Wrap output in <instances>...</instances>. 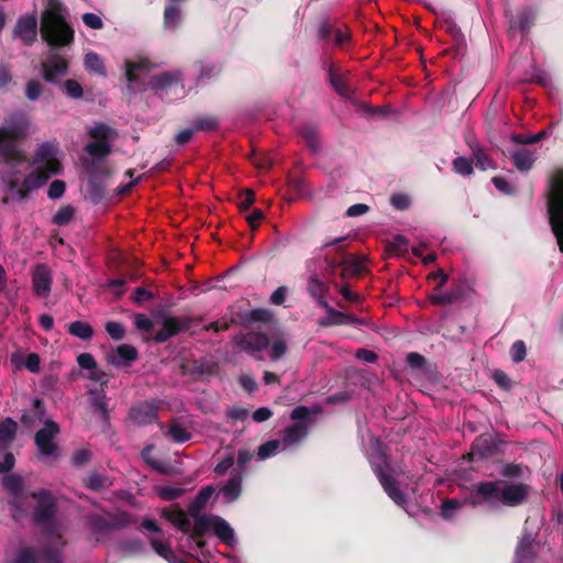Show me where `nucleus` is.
<instances>
[{"label":"nucleus","mask_w":563,"mask_h":563,"mask_svg":"<svg viewBox=\"0 0 563 563\" xmlns=\"http://www.w3.org/2000/svg\"><path fill=\"white\" fill-rule=\"evenodd\" d=\"M324 309L327 310V317L320 321V325H350L351 314L335 310L329 305Z\"/></svg>","instance_id":"nucleus-32"},{"label":"nucleus","mask_w":563,"mask_h":563,"mask_svg":"<svg viewBox=\"0 0 563 563\" xmlns=\"http://www.w3.org/2000/svg\"><path fill=\"white\" fill-rule=\"evenodd\" d=\"M60 86L69 98L80 99L84 96V89L81 85L75 79H67L60 84Z\"/></svg>","instance_id":"nucleus-50"},{"label":"nucleus","mask_w":563,"mask_h":563,"mask_svg":"<svg viewBox=\"0 0 563 563\" xmlns=\"http://www.w3.org/2000/svg\"><path fill=\"white\" fill-rule=\"evenodd\" d=\"M220 74L221 68L216 64L202 65L197 80L202 81L205 79H216L219 77Z\"/></svg>","instance_id":"nucleus-57"},{"label":"nucleus","mask_w":563,"mask_h":563,"mask_svg":"<svg viewBox=\"0 0 563 563\" xmlns=\"http://www.w3.org/2000/svg\"><path fill=\"white\" fill-rule=\"evenodd\" d=\"M92 457V453L88 449H77L70 456V464L75 467H82L87 465Z\"/></svg>","instance_id":"nucleus-49"},{"label":"nucleus","mask_w":563,"mask_h":563,"mask_svg":"<svg viewBox=\"0 0 563 563\" xmlns=\"http://www.w3.org/2000/svg\"><path fill=\"white\" fill-rule=\"evenodd\" d=\"M233 342L241 352L252 355L264 351L269 345V339L265 333L253 331L236 335Z\"/></svg>","instance_id":"nucleus-13"},{"label":"nucleus","mask_w":563,"mask_h":563,"mask_svg":"<svg viewBox=\"0 0 563 563\" xmlns=\"http://www.w3.org/2000/svg\"><path fill=\"white\" fill-rule=\"evenodd\" d=\"M44 563L41 552L37 553L33 547H22L18 550L13 563Z\"/></svg>","instance_id":"nucleus-38"},{"label":"nucleus","mask_w":563,"mask_h":563,"mask_svg":"<svg viewBox=\"0 0 563 563\" xmlns=\"http://www.w3.org/2000/svg\"><path fill=\"white\" fill-rule=\"evenodd\" d=\"M65 190H66L65 181L56 179L51 183L48 190H47V196L49 199L56 200V199H59L60 197H63V195L65 194Z\"/></svg>","instance_id":"nucleus-62"},{"label":"nucleus","mask_w":563,"mask_h":563,"mask_svg":"<svg viewBox=\"0 0 563 563\" xmlns=\"http://www.w3.org/2000/svg\"><path fill=\"white\" fill-rule=\"evenodd\" d=\"M111 132V128L104 123H97L90 131L89 136L99 141H106Z\"/></svg>","instance_id":"nucleus-63"},{"label":"nucleus","mask_w":563,"mask_h":563,"mask_svg":"<svg viewBox=\"0 0 563 563\" xmlns=\"http://www.w3.org/2000/svg\"><path fill=\"white\" fill-rule=\"evenodd\" d=\"M214 492L216 489L212 485L202 487L194 500L189 504L187 509L188 516H196L197 514H200L201 510L207 506Z\"/></svg>","instance_id":"nucleus-26"},{"label":"nucleus","mask_w":563,"mask_h":563,"mask_svg":"<svg viewBox=\"0 0 563 563\" xmlns=\"http://www.w3.org/2000/svg\"><path fill=\"white\" fill-rule=\"evenodd\" d=\"M496 451V443L492 438H478L472 445L468 456L473 460L476 455L479 459H486L494 455Z\"/></svg>","instance_id":"nucleus-27"},{"label":"nucleus","mask_w":563,"mask_h":563,"mask_svg":"<svg viewBox=\"0 0 563 563\" xmlns=\"http://www.w3.org/2000/svg\"><path fill=\"white\" fill-rule=\"evenodd\" d=\"M162 517L169 521L174 527L180 530L183 533H189L191 522L187 518L185 511L178 506L167 507L162 510Z\"/></svg>","instance_id":"nucleus-21"},{"label":"nucleus","mask_w":563,"mask_h":563,"mask_svg":"<svg viewBox=\"0 0 563 563\" xmlns=\"http://www.w3.org/2000/svg\"><path fill=\"white\" fill-rule=\"evenodd\" d=\"M152 549L162 558L165 560L167 558H174V551L172 550L170 545L166 542H163L158 539L152 538L150 540Z\"/></svg>","instance_id":"nucleus-55"},{"label":"nucleus","mask_w":563,"mask_h":563,"mask_svg":"<svg viewBox=\"0 0 563 563\" xmlns=\"http://www.w3.org/2000/svg\"><path fill=\"white\" fill-rule=\"evenodd\" d=\"M92 408L99 412L101 419L104 422H109L110 416L107 407L106 395L104 393L96 394V396L91 399Z\"/></svg>","instance_id":"nucleus-48"},{"label":"nucleus","mask_w":563,"mask_h":563,"mask_svg":"<svg viewBox=\"0 0 563 563\" xmlns=\"http://www.w3.org/2000/svg\"><path fill=\"white\" fill-rule=\"evenodd\" d=\"M213 533L225 544L232 545L234 542V531L229 522L220 516H217V520L213 526Z\"/></svg>","instance_id":"nucleus-31"},{"label":"nucleus","mask_w":563,"mask_h":563,"mask_svg":"<svg viewBox=\"0 0 563 563\" xmlns=\"http://www.w3.org/2000/svg\"><path fill=\"white\" fill-rule=\"evenodd\" d=\"M85 151L95 159L103 161L111 153V145L106 141L88 143Z\"/></svg>","instance_id":"nucleus-37"},{"label":"nucleus","mask_w":563,"mask_h":563,"mask_svg":"<svg viewBox=\"0 0 563 563\" xmlns=\"http://www.w3.org/2000/svg\"><path fill=\"white\" fill-rule=\"evenodd\" d=\"M130 419L137 426L151 424L157 420V407L148 401H144L130 409Z\"/></svg>","instance_id":"nucleus-19"},{"label":"nucleus","mask_w":563,"mask_h":563,"mask_svg":"<svg viewBox=\"0 0 563 563\" xmlns=\"http://www.w3.org/2000/svg\"><path fill=\"white\" fill-rule=\"evenodd\" d=\"M27 496L36 500L32 514L33 523L41 528V532L45 538L51 539L41 548L44 563H63V549L66 542L58 530L56 521L58 511L56 498L46 488L31 492Z\"/></svg>","instance_id":"nucleus-1"},{"label":"nucleus","mask_w":563,"mask_h":563,"mask_svg":"<svg viewBox=\"0 0 563 563\" xmlns=\"http://www.w3.org/2000/svg\"><path fill=\"white\" fill-rule=\"evenodd\" d=\"M527 355V347L522 340H517L510 347L511 360L516 363L522 362Z\"/></svg>","instance_id":"nucleus-58"},{"label":"nucleus","mask_w":563,"mask_h":563,"mask_svg":"<svg viewBox=\"0 0 563 563\" xmlns=\"http://www.w3.org/2000/svg\"><path fill=\"white\" fill-rule=\"evenodd\" d=\"M335 27L331 24L329 19H324L320 22L318 27V37L322 41L330 42L332 34H334Z\"/></svg>","instance_id":"nucleus-61"},{"label":"nucleus","mask_w":563,"mask_h":563,"mask_svg":"<svg viewBox=\"0 0 563 563\" xmlns=\"http://www.w3.org/2000/svg\"><path fill=\"white\" fill-rule=\"evenodd\" d=\"M27 128L29 122L24 118L0 126V163L15 167L25 161L21 142L26 137Z\"/></svg>","instance_id":"nucleus-5"},{"label":"nucleus","mask_w":563,"mask_h":563,"mask_svg":"<svg viewBox=\"0 0 563 563\" xmlns=\"http://www.w3.org/2000/svg\"><path fill=\"white\" fill-rule=\"evenodd\" d=\"M75 209L71 206H64L54 214L52 222L56 225H67L74 218Z\"/></svg>","instance_id":"nucleus-47"},{"label":"nucleus","mask_w":563,"mask_h":563,"mask_svg":"<svg viewBox=\"0 0 563 563\" xmlns=\"http://www.w3.org/2000/svg\"><path fill=\"white\" fill-rule=\"evenodd\" d=\"M452 169L461 176H470L474 172L473 162L464 156H457L452 162Z\"/></svg>","instance_id":"nucleus-45"},{"label":"nucleus","mask_w":563,"mask_h":563,"mask_svg":"<svg viewBox=\"0 0 563 563\" xmlns=\"http://www.w3.org/2000/svg\"><path fill=\"white\" fill-rule=\"evenodd\" d=\"M69 334L81 339V340H90L93 335L92 327L84 321H74L68 325Z\"/></svg>","instance_id":"nucleus-40"},{"label":"nucleus","mask_w":563,"mask_h":563,"mask_svg":"<svg viewBox=\"0 0 563 563\" xmlns=\"http://www.w3.org/2000/svg\"><path fill=\"white\" fill-rule=\"evenodd\" d=\"M84 64L88 71H93L101 76L107 75L103 60L97 53H93V52L87 53L85 56Z\"/></svg>","instance_id":"nucleus-41"},{"label":"nucleus","mask_w":563,"mask_h":563,"mask_svg":"<svg viewBox=\"0 0 563 563\" xmlns=\"http://www.w3.org/2000/svg\"><path fill=\"white\" fill-rule=\"evenodd\" d=\"M511 158L514 165L520 172H528L534 163L533 154L526 148H520L514 152Z\"/></svg>","instance_id":"nucleus-35"},{"label":"nucleus","mask_w":563,"mask_h":563,"mask_svg":"<svg viewBox=\"0 0 563 563\" xmlns=\"http://www.w3.org/2000/svg\"><path fill=\"white\" fill-rule=\"evenodd\" d=\"M505 14L508 19L509 32H520L526 35L533 25V14L529 5L512 10L509 3L505 5Z\"/></svg>","instance_id":"nucleus-11"},{"label":"nucleus","mask_w":563,"mask_h":563,"mask_svg":"<svg viewBox=\"0 0 563 563\" xmlns=\"http://www.w3.org/2000/svg\"><path fill=\"white\" fill-rule=\"evenodd\" d=\"M371 467L379 484L388 497L398 506H405L408 501L406 494L398 487L393 476L390 459L386 453V446L379 439H374L372 453L368 457Z\"/></svg>","instance_id":"nucleus-4"},{"label":"nucleus","mask_w":563,"mask_h":563,"mask_svg":"<svg viewBox=\"0 0 563 563\" xmlns=\"http://www.w3.org/2000/svg\"><path fill=\"white\" fill-rule=\"evenodd\" d=\"M18 422L10 417L0 420V454L7 451L15 441Z\"/></svg>","instance_id":"nucleus-22"},{"label":"nucleus","mask_w":563,"mask_h":563,"mask_svg":"<svg viewBox=\"0 0 563 563\" xmlns=\"http://www.w3.org/2000/svg\"><path fill=\"white\" fill-rule=\"evenodd\" d=\"M40 32L52 49L69 46L75 37L74 29L56 9L42 13Z\"/></svg>","instance_id":"nucleus-6"},{"label":"nucleus","mask_w":563,"mask_h":563,"mask_svg":"<svg viewBox=\"0 0 563 563\" xmlns=\"http://www.w3.org/2000/svg\"><path fill=\"white\" fill-rule=\"evenodd\" d=\"M181 80V71L179 70L163 71L150 78L147 81V88L155 95L164 98V93H166L174 86L180 85L181 88H184Z\"/></svg>","instance_id":"nucleus-14"},{"label":"nucleus","mask_w":563,"mask_h":563,"mask_svg":"<svg viewBox=\"0 0 563 563\" xmlns=\"http://www.w3.org/2000/svg\"><path fill=\"white\" fill-rule=\"evenodd\" d=\"M272 313L267 309L256 308L247 313V321L250 322H268L272 319Z\"/></svg>","instance_id":"nucleus-59"},{"label":"nucleus","mask_w":563,"mask_h":563,"mask_svg":"<svg viewBox=\"0 0 563 563\" xmlns=\"http://www.w3.org/2000/svg\"><path fill=\"white\" fill-rule=\"evenodd\" d=\"M336 265L342 266V278L360 276L363 272V261L355 255H351L349 258H343L339 261Z\"/></svg>","instance_id":"nucleus-30"},{"label":"nucleus","mask_w":563,"mask_h":563,"mask_svg":"<svg viewBox=\"0 0 563 563\" xmlns=\"http://www.w3.org/2000/svg\"><path fill=\"white\" fill-rule=\"evenodd\" d=\"M279 445H280L279 440H269V441L263 443L262 445H260L258 451H257L258 459L266 460V459L271 457L272 455H274L276 453Z\"/></svg>","instance_id":"nucleus-53"},{"label":"nucleus","mask_w":563,"mask_h":563,"mask_svg":"<svg viewBox=\"0 0 563 563\" xmlns=\"http://www.w3.org/2000/svg\"><path fill=\"white\" fill-rule=\"evenodd\" d=\"M473 156L476 161V166L482 170H487L489 168H494V164L492 158L486 154V152L478 145H473L468 143Z\"/></svg>","instance_id":"nucleus-44"},{"label":"nucleus","mask_w":563,"mask_h":563,"mask_svg":"<svg viewBox=\"0 0 563 563\" xmlns=\"http://www.w3.org/2000/svg\"><path fill=\"white\" fill-rule=\"evenodd\" d=\"M219 365L217 362L208 358L195 360L188 368L184 367V373L195 377L212 376L217 374Z\"/></svg>","instance_id":"nucleus-24"},{"label":"nucleus","mask_w":563,"mask_h":563,"mask_svg":"<svg viewBox=\"0 0 563 563\" xmlns=\"http://www.w3.org/2000/svg\"><path fill=\"white\" fill-rule=\"evenodd\" d=\"M2 486L5 492L13 496L11 508L14 512L22 515L24 512L21 499L23 498V478L19 474H9L2 478Z\"/></svg>","instance_id":"nucleus-15"},{"label":"nucleus","mask_w":563,"mask_h":563,"mask_svg":"<svg viewBox=\"0 0 563 563\" xmlns=\"http://www.w3.org/2000/svg\"><path fill=\"white\" fill-rule=\"evenodd\" d=\"M153 449V445H146L142 452H141V456L142 459L145 461L146 464H148L153 470L157 471L158 473L161 474H167V471L165 470V467L159 463L157 462L156 460L152 459L150 456V452L152 451Z\"/></svg>","instance_id":"nucleus-60"},{"label":"nucleus","mask_w":563,"mask_h":563,"mask_svg":"<svg viewBox=\"0 0 563 563\" xmlns=\"http://www.w3.org/2000/svg\"><path fill=\"white\" fill-rule=\"evenodd\" d=\"M194 518V526L190 528V539L201 538L207 532L213 530L214 522L217 520V515L212 514H197L196 516H190Z\"/></svg>","instance_id":"nucleus-23"},{"label":"nucleus","mask_w":563,"mask_h":563,"mask_svg":"<svg viewBox=\"0 0 563 563\" xmlns=\"http://www.w3.org/2000/svg\"><path fill=\"white\" fill-rule=\"evenodd\" d=\"M459 298L457 294L452 291L446 292H438L430 295L429 299L433 305L437 306H448L456 301Z\"/></svg>","instance_id":"nucleus-51"},{"label":"nucleus","mask_w":563,"mask_h":563,"mask_svg":"<svg viewBox=\"0 0 563 563\" xmlns=\"http://www.w3.org/2000/svg\"><path fill=\"white\" fill-rule=\"evenodd\" d=\"M307 435V423H294L284 429L282 439L284 444L291 445L300 442Z\"/></svg>","instance_id":"nucleus-29"},{"label":"nucleus","mask_w":563,"mask_h":563,"mask_svg":"<svg viewBox=\"0 0 563 563\" xmlns=\"http://www.w3.org/2000/svg\"><path fill=\"white\" fill-rule=\"evenodd\" d=\"M40 69L45 82L60 85L59 77L68 74L69 62L63 55L52 49L47 54L46 60L41 63Z\"/></svg>","instance_id":"nucleus-9"},{"label":"nucleus","mask_w":563,"mask_h":563,"mask_svg":"<svg viewBox=\"0 0 563 563\" xmlns=\"http://www.w3.org/2000/svg\"><path fill=\"white\" fill-rule=\"evenodd\" d=\"M329 80L335 92L341 97H349L350 89L342 77L335 74L333 67L329 69Z\"/></svg>","instance_id":"nucleus-46"},{"label":"nucleus","mask_w":563,"mask_h":563,"mask_svg":"<svg viewBox=\"0 0 563 563\" xmlns=\"http://www.w3.org/2000/svg\"><path fill=\"white\" fill-rule=\"evenodd\" d=\"M167 434L176 443H185L191 439V433L187 431L177 420H174L170 423Z\"/></svg>","instance_id":"nucleus-43"},{"label":"nucleus","mask_w":563,"mask_h":563,"mask_svg":"<svg viewBox=\"0 0 563 563\" xmlns=\"http://www.w3.org/2000/svg\"><path fill=\"white\" fill-rule=\"evenodd\" d=\"M84 485L86 488L90 490L102 492L107 489L111 485V483L109 482V478L107 476L101 475L98 472H90L84 478Z\"/></svg>","instance_id":"nucleus-36"},{"label":"nucleus","mask_w":563,"mask_h":563,"mask_svg":"<svg viewBox=\"0 0 563 563\" xmlns=\"http://www.w3.org/2000/svg\"><path fill=\"white\" fill-rule=\"evenodd\" d=\"M222 493L230 501L236 500L242 493V478L240 476L230 478L223 486Z\"/></svg>","instance_id":"nucleus-42"},{"label":"nucleus","mask_w":563,"mask_h":563,"mask_svg":"<svg viewBox=\"0 0 563 563\" xmlns=\"http://www.w3.org/2000/svg\"><path fill=\"white\" fill-rule=\"evenodd\" d=\"M329 291V286L322 282L317 275H313L308 280V292L317 300L318 305L322 308H328L325 295Z\"/></svg>","instance_id":"nucleus-25"},{"label":"nucleus","mask_w":563,"mask_h":563,"mask_svg":"<svg viewBox=\"0 0 563 563\" xmlns=\"http://www.w3.org/2000/svg\"><path fill=\"white\" fill-rule=\"evenodd\" d=\"M299 133L305 144L311 150V152L317 153L320 150V136L317 126L303 125Z\"/></svg>","instance_id":"nucleus-34"},{"label":"nucleus","mask_w":563,"mask_h":563,"mask_svg":"<svg viewBox=\"0 0 563 563\" xmlns=\"http://www.w3.org/2000/svg\"><path fill=\"white\" fill-rule=\"evenodd\" d=\"M60 433L57 422L52 419L44 420L43 427L35 433L34 443L43 456H54L57 454L58 445L54 441Z\"/></svg>","instance_id":"nucleus-10"},{"label":"nucleus","mask_w":563,"mask_h":563,"mask_svg":"<svg viewBox=\"0 0 563 563\" xmlns=\"http://www.w3.org/2000/svg\"><path fill=\"white\" fill-rule=\"evenodd\" d=\"M51 89L46 88L45 85L38 79H30L26 81L24 87V95L29 101H36L44 95H51Z\"/></svg>","instance_id":"nucleus-33"},{"label":"nucleus","mask_w":563,"mask_h":563,"mask_svg":"<svg viewBox=\"0 0 563 563\" xmlns=\"http://www.w3.org/2000/svg\"><path fill=\"white\" fill-rule=\"evenodd\" d=\"M181 21L179 5L169 4L164 9V26L169 30H176Z\"/></svg>","instance_id":"nucleus-39"},{"label":"nucleus","mask_w":563,"mask_h":563,"mask_svg":"<svg viewBox=\"0 0 563 563\" xmlns=\"http://www.w3.org/2000/svg\"><path fill=\"white\" fill-rule=\"evenodd\" d=\"M195 132H213L220 128V120L216 114H198L191 124Z\"/></svg>","instance_id":"nucleus-28"},{"label":"nucleus","mask_w":563,"mask_h":563,"mask_svg":"<svg viewBox=\"0 0 563 563\" xmlns=\"http://www.w3.org/2000/svg\"><path fill=\"white\" fill-rule=\"evenodd\" d=\"M389 252L395 255H401L408 251V240L404 235H395L393 241L388 245Z\"/></svg>","instance_id":"nucleus-54"},{"label":"nucleus","mask_w":563,"mask_h":563,"mask_svg":"<svg viewBox=\"0 0 563 563\" xmlns=\"http://www.w3.org/2000/svg\"><path fill=\"white\" fill-rule=\"evenodd\" d=\"M14 36L19 37L25 45H32L37 34V22L33 15H22L14 26Z\"/></svg>","instance_id":"nucleus-18"},{"label":"nucleus","mask_w":563,"mask_h":563,"mask_svg":"<svg viewBox=\"0 0 563 563\" xmlns=\"http://www.w3.org/2000/svg\"><path fill=\"white\" fill-rule=\"evenodd\" d=\"M57 151V146L52 143H43L38 146L34 154L36 168L24 178L22 188L18 190L21 199H25L31 191L41 188L52 176L58 175L62 172Z\"/></svg>","instance_id":"nucleus-3"},{"label":"nucleus","mask_w":563,"mask_h":563,"mask_svg":"<svg viewBox=\"0 0 563 563\" xmlns=\"http://www.w3.org/2000/svg\"><path fill=\"white\" fill-rule=\"evenodd\" d=\"M263 219L264 212L258 208L253 209L249 214L245 216V220L253 231L258 229Z\"/></svg>","instance_id":"nucleus-64"},{"label":"nucleus","mask_w":563,"mask_h":563,"mask_svg":"<svg viewBox=\"0 0 563 563\" xmlns=\"http://www.w3.org/2000/svg\"><path fill=\"white\" fill-rule=\"evenodd\" d=\"M86 520L93 534H108L131 525L133 522V517L125 511L118 515L109 512L107 517L98 514H89L87 515Z\"/></svg>","instance_id":"nucleus-8"},{"label":"nucleus","mask_w":563,"mask_h":563,"mask_svg":"<svg viewBox=\"0 0 563 563\" xmlns=\"http://www.w3.org/2000/svg\"><path fill=\"white\" fill-rule=\"evenodd\" d=\"M185 493V489L181 487H174V486H164L159 488L158 496L166 501L175 500L179 497H181Z\"/></svg>","instance_id":"nucleus-56"},{"label":"nucleus","mask_w":563,"mask_h":563,"mask_svg":"<svg viewBox=\"0 0 563 563\" xmlns=\"http://www.w3.org/2000/svg\"><path fill=\"white\" fill-rule=\"evenodd\" d=\"M137 357L139 352L136 347L131 344H121L115 350L108 353L106 360L115 367H125L136 361Z\"/></svg>","instance_id":"nucleus-17"},{"label":"nucleus","mask_w":563,"mask_h":563,"mask_svg":"<svg viewBox=\"0 0 563 563\" xmlns=\"http://www.w3.org/2000/svg\"><path fill=\"white\" fill-rule=\"evenodd\" d=\"M191 320L188 318L164 317L162 328L153 336L156 343H164L170 338L189 330Z\"/></svg>","instance_id":"nucleus-12"},{"label":"nucleus","mask_w":563,"mask_h":563,"mask_svg":"<svg viewBox=\"0 0 563 563\" xmlns=\"http://www.w3.org/2000/svg\"><path fill=\"white\" fill-rule=\"evenodd\" d=\"M548 211L551 229L563 253V170L556 172L550 179Z\"/></svg>","instance_id":"nucleus-7"},{"label":"nucleus","mask_w":563,"mask_h":563,"mask_svg":"<svg viewBox=\"0 0 563 563\" xmlns=\"http://www.w3.org/2000/svg\"><path fill=\"white\" fill-rule=\"evenodd\" d=\"M106 332L115 341L123 340L126 331L122 323L117 321H108L104 325Z\"/></svg>","instance_id":"nucleus-52"},{"label":"nucleus","mask_w":563,"mask_h":563,"mask_svg":"<svg viewBox=\"0 0 563 563\" xmlns=\"http://www.w3.org/2000/svg\"><path fill=\"white\" fill-rule=\"evenodd\" d=\"M530 486L505 479L483 481L473 485L470 504L474 507L487 505L492 508L518 507L528 499Z\"/></svg>","instance_id":"nucleus-2"},{"label":"nucleus","mask_w":563,"mask_h":563,"mask_svg":"<svg viewBox=\"0 0 563 563\" xmlns=\"http://www.w3.org/2000/svg\"><path fill=\"white\" fill-rule=\"evenodd\" d=\"M538 544L530 533L523 534L516 548L515 563H533Z\"/></svg>","instance_id":"nucleus-20"},{"label":"nucleus","mask_w":563,"mask_h":563,"mask_svg":"<svg viewBox=\"0 0 563 563\" xmlns=\"http://www.w3.org/2000/svg\"><path fill=\"white\" fill-rule=\"evenodd\" d=\"M53 278L49 268L44 265H37L32 275V287L34 294L40 298H47L51 294Z\"/></svg>","instance_id":"nucleus-16"}]
</instances>
